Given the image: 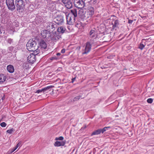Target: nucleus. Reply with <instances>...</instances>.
I'll return each instance as SVG.
<instances>
[{"label": "nucleus", "mask_w": 154, "mask_h": 154, "mask_svg": "<svg viewBox=\"0 0 154 154\" xmlns=\"http://www.w3.org/2000/svg\"><path fill=\"white\" fill-rule=\"evenodd\" d=\"M64 137L63 136H60L58 137H56L55 138L56 140H63Z\"/></svg>", "instance_id": "27"}, {"label": "nucleus", "mask_w": 154, "mask_h": 154, "mask_svg": "<svg viewBox=\"0 0 154 154\" xmlns=\"http://www.w3.org/2000/svg\"><path fill=\"white\" fill-rule=\"evenodd\" d=\"M54 87L53 86H52L51 85L49 86H47L46 87H45L42 89H38L36 91V93H39L40 92H46L47 91L49 90L51 88H53Z\"/></svg>", "instance_id": "12"}, {"label": "nucleus", "mask_w": 154, "mask_h": 154, "mask_svg": "<svg viewBox=\"0 0 154 154\" xmlns=\"http://www.w3.org/2000/svg\"><path fill=\"white\" fill-rule=\"evenodd\" d=\"M35 55L34 53L30 54L27 57V60L29 63H33L35 61Z\"/></svg>", "instance_id": "9"}, {"label": "nucleus", "mask_w": 154, "mask_h": 154, "mask_svg": "<svg viewBox=\"0 0 154 154\" xmlns=\"http://www.w3.org/2000/svg\"><path fill=\"white\" fill-rule=\"evenodd\" d=\"M89 35L91 38L96 37L97 36L96 31L93 29L91 30L89 32Z\"/></svg>", "instance_id": "14"}, {"label": "nucleus", "mask_w": 154, "mask_h": 154, "mask_svg": "<svg viewBox=\"0 0 154 154\" xmlns=\"http://www.w3.org/2000/svg\"><path fill=\"white\" fill-rule=\"evenodd\" d=\"M18 147V146H17V145H16V146L15 147H14V148L16 150L17 148Z\"/></svg>", "instance_id": "41"}, {"label": "nucleus", "mask_w": 154, "mask_h": 154, "mask_svg": "<svg viewBox=\"0 0 154 154\" xmlns=\"http://www.w3.org/2000/svg\"><path fill=\"white\" fill-rule=\"evenodd\" d=\"M69 14H71L72 16H74L75 17H77V11L75 9H73L71 10V13Z\"/></svg>", "instance_id": "19"}, {"label": "nucleus", "mask_w": 154, "mask_h": 154, "mask_svg": "<svg viewBox=\"0 0 154 154\" xmlns=\"http://www.w3.org/2000/svg\"><path fill=\"white\" fill-rule=\"evenodd\" d=\"M67 23L69 25H72L75 21V17L74 16H72L71 14H69L66 16Z\"/></svg>", "instance_id": "3"}, {"label": "nucleus", "mask_w": 154, "mask_h": 154, "mask_svg": "<svg viewBox=\"0 0 154 154\" xmlns=\"http://www.w3.org/2000/svg\"><path fill=\"white\" fill-rule=\"evenodd\" d=\"M133 22V21L132 20H129L128 21V22L129 23H131L132 22Z\"/></svg>", "instance_id": "36"}, {"label": "nucleus", "mask_w": 154, "mask_h": 154, "mask_svg": "<svg viewBox=\"0 0 154 154\" xmlns=\"http://www.w3.org/2000/svg\"><path fill=\"white\" fill-rule=\"evenodd\" d=\"M7 67H11V68H12V67H14L12 65H8Z\"/></svg>", "instance_id": "35"}, {"label": "nucleus", "mask_w": 154, "mask_h": 154, "mask_svg": "<svg viewBox=\"0 0 154 154\" xmlns=\"http://www.w3.org/2000/svg\"><path fill=\"white\" fill-rule=\"evenodd\" d=\"M7 79L6 76L3 74H0V83L2 84L5 82Z\"/></svg>", "instance_id": "15"}, {"label": "nucleus", "mask_w": 154, "mask_h": 154, "mask_svg": "<svg viewBox=\"0 0 154 154\" xmlns=\"http://www.w3.org/2000/svg\"><path fill=\"white\" fill-rule=\"evenodd\" d=\"M39 44L41 47L44 49H45L47 47V45L45 42L43 40L40 41Z\"/></svg>", "instance_id": "17"}, {"label": "nucleus", "mask_w": 154, "mask_h": 154, "mask_svg": "<svg viewBox=\"0 0 154 154\" xmlns=\"http://www.w3.org/2000/svg\"><path fill=\"white\" fill-rule=\"evenodd\" d=\"M18 147V146H17V145H16V146L15 147H14V148L16 150L17 148Z\"/></svg>", "instance_id": "39"}, {"label": "nucleus", "mask_w": 154, "mask_h": 154, "mask_svg": "<svg viewBox=\"0 0 154 154\" xmlns=\"http://www.w3.org/2000/svg\"><path fill=\"white\" fill-rule=\"evenodd\" d=\"M113 27V28L117 27L119 25V22L118 20H114L112 23Z\"/></svg>", "instance_id": "20"}, {"label": "nucleus", "mask_w": 154, "mask_h": 154, "mask_svg": "<svg viewBox=\"0 0 154 154\" xmlns=\"http://www.w3.org/2000/svg\"><path fill=\"white\" fill-rule=\"evenodd\" d=\"M16 150L13 148V149L9 150L6 153V154H11Z\"/></svg>", "instance_id": "23"}, {"label": "nucleus", "mask_w": 154, "mask_h": 154, "mask_svg": "<svg viewBox=\"0 0 154 154\" xmlns=\"http://www.w3.org/2000/svg\"><path fill=\"white\" fill-rule=\"evenodd\" d=\"M75 26L78 28H81L82 27V23L80 21H78L76 24Z\"/></svg>", "instance_id": "21"}, {"label": "nucleus", "mask_w": 154, "mask_h": 154, "mask_svg": "<svg viewBox=\"0 0 154 154\" xmlns=\"http://www.w3.org/2000/svg\"><path fill=\"white\" fill-rule=\"evenodd\" d=\"M145 47V45L143 44L140 43L139 45L138 48L141 50H143Z\"/></svg>", "instance_id": "24"}, {"label": "nucleus", "mask_w": 154, "mask_h": 154, "mask_svg": "<svg viewBox=\"0 0 154 154\" xmlns=\"http://www.w3.org/2000/svg\"><path fill=\"white\" fill-rule=\"evenodd\" d=\"M111 57V56H109L108 57V58H110L109 57Z\"/></svg>", "instance_id": "43"}, {"label": "nucleus", "mask_w": 154, "mask_h": 154, "mask_svg": "<svg viewBox=\"0 0 154 154\" xmlns=\"http://www.w3.org/2000/svg\"><path fill=\"white\" fill-rule=\"evenodd\" d=\"M14 131V129L13 128H12L11 129L7 130V132L10 134H11Z\"/></svg>", "instance_id": "28"}, {"label": "nucleus", "mask_w": 154, "mask_h": 154, "mask_svg": "<svg viewBox=\"0 0 154 154\" xmlns=\"http://www.w3.org/2000/svg\"><path fill=\"white\" fill-rule=\"evenodd\" d=\"M153 1H154V0H153Z\"/></svg>", "instance_id": "45"}, {"label": "nucleus", "mask_w": 154, "mask_h": 154, "mask_svg": "<svg viewBox=\"0 0 154 154\" xmlns=\"http://www.w3.org/2000/svg\"><path fill=\"white\" fill-rule=\"evenodd\" d=\"M65 50L64 49H62L61 51V52L62 54H63V53H65Z\"/></svg>", "instance_id": "34"}, {"label": "nucleus", "mask_w": 154, "mask_h": 154, "mask_svg": "<svg viewBox=\"0 0 154 154\" xmlns=\"http://www.w3.org/2000/svg\"><path fill=\"white\" fill-rule=\"evenodd\" d=\"M62 2L68 9H70L72 6V3L70 0H62Z\"/></svg>", "instance_id": "10"}, {"label": "nucleus", "mask_w": 154, "mask_h": 154, "mask_svg": "<svg viewBox=\"0 0 154 154\" xmlns=\"http://www.w3.org/2000/svg\"><path fill=\"white\" fill-rule=\"evenodd\" d=\"M15 5L17 7V11H20L23 9L24 6L23 1V0H16Z\"/></svg>", "instance_id": "5"}, {"label": "nucleus", "mask_w": 154, "mask_h": 154, "mask_svg": "<svg viewBox=\"0 0 154 154\" xmlns=\"http://www.w3.org/2000/svg\"><path fill=\"white\" fill-rule=\"evenodd\" d=\"M20 63L21 64H23V67H28L29 66V65H28V64H27V63H23V62L21 61L19 63Z\"/></svg>", "instance_id": "25"}, {"label": "nucleus", "mask_w": 154, "mask_h": 154, "mask_svg": "<svg viewBox=\"0 0 154 154\" xmlns=\"http://www.w3.org/2000/svg\"><path fill=\"white\" fill-rule=\"evenodd\" d=\"M66 30V28L64 26H60V27H59L57 29V31L61 33H64L65 31Z\"/></svg>", "instance_id": "16"}, {"label": "nucleus", "mask_w": 154, "mask_h": 154, "mask_svg": "<svg viewBox=\"0 0 154 154\" xmlns=\"http://www.w3.org/2000/svg\"><path fill=\"white\" fill-rule=\"evenodd\" d=\"M64 21L63 17L61 15H58L54 19V21L58 25L62 24Z\"/></svg>", "instance_id": "4"}, {"label": "nucleus", "mask_w": 154, "mask_h": 154, "mask_svg": "<svg viewBox=\"0 0 154 154\" xmlns=\"http://www.w3.org/2000/svg\"><path fill=\"white\" fill-rule=\"evenodd\" d=\"M144 40V39H142V41H143V40Z\"/></svg>", "instance_id": "44"}, {"label": "nucleus", "mask_w": 154, "mask_h": 154, "mask_svg": "<svg viewBox=\"0 0 154 154\" xmlns=\"http://www.w3.org/2000/svg\"><path fill=\"white\" fill-rule=\"evenodd\" d=\"M92 0H85V1L86 2H91Z\"/></svg>", "instance_id": "38"}, {"label": "nucleus", "mask_w": 154, "mask_h": 154, "mask_svg": "<svg viewBox=\"0 0 154 154\" xmlns=\"http://www.w3.org/2000/svg\"><path fill=\"white\" fill-rule=\"evenodd\" d=\"M103 130L102 129H99L96 130L94 131L91 134V135H98L101 133V132L102 133Z\"/></svg>", "instance_id": "18"}, {"label": "nucleus", "mask_w": 154, "mask_h": 154, "mask_svg": "<svg viewBox=\"0 0 154 154\" xmlns=\"http://www.w3.org/2000/svg\"><path fill=\"white\" fill-rule=\"evenodd\" d=\"M50 59L51 60H57L58 59V58L57 57H51Z\"/></svg>", "instance_id": "32"}, {"label": "nucleus", "mask_w": 154, "mask_h": 154, "mask_svg": "<svg viewBox=\"0 0 154 154\" xmlns=\"http://www.w3.org/2000/svg\"><path fill=\"white\" fill-rule=\"evenodd\" d=\"M6 3L9 10L13 11L15 9L13 0H6Z\"/></svg>", "instance_id": "6"}, {"label": "nucleus", "mask_w": 154, "mask_h": 154, "mask_svg": "<svg viewBox=\"0 0 154 154\" xmlns=\"http://www.w3.org/2000/svg\"><path fill=\"white\" fill-rule=\"evenodd\" d=\"M91 45L89 42H87L86 43L84 51L82 53L83 54H87L91 51Z\"/></svg>", "instance_id": "8"}, {"label": "nucleus", "mask_w": 154, "mask_h": 154, "mask_svg": "<svg viewBox=\"0 0 154 154\" xmlns=\"http://www.w3.org/2000/svg\"><path fill=\"white\" fill-rule=\"evenodd\" d=\"M81 96L80 95L76 97H75L74 99L76 100H79L81 98Z\"/></svg>", "instance_id": "31"}, {"label": "nucleus", "mask_w": 154, "mask_h": 154, "mask_svg": "<svg viewBox=\"0 0 154 154\" xmlns=\"http://www.w3.org/2000/svg\"><path fill=\"white\" fill-rule=\"evenodd\" d=\"M74 3L75 6L79 8H82L84 6V3L82 0H74Z\"/></svg>", "instance_id": "7"}, {"label": "nucleus", "mask_w": 154, "mask_h": 154, "mask_svg": "<svg viewBox=\"0 0 154 154\" xmlns=\"http://www.w3.org/2000/svg\"><path fill=\"white\" fill-rule=\"evenodd\" d=\"M75 77L74 78H73V79H72V83H73V82H74V81L75 80Z\"/></svg>", "instance_id": "37"}, {"label": "nucleus", "mask_w": 154, "mask_h": 154, "mask_svg": "<svg viewBox=\"0 0 154 154\" xmlns=\"http://www.w3.org/2000/svg\"><path fill=\"white\" fill-rule=\"evenodd\" d=\"M26 46L27 49L29 51H33L34 53L36 55L39 52L38 45L37 44L35 41L30 39L27 42Z\"/></svg>", "instance_id": "2"}, {"label": "nucleus", "mask_w": 154, "mask_h": 154, "mask_svg": "<svg viewBox=\"0 0 154 154\" xmlns=\"http://www.w3.org/2000/svg\"><path fill=\"white\" fill-rule=\"evenodd\" d=\"M147 102L149 103H151L153 102V100L152 98H149L147 100Z\"/></svg>", "instance_id": "29"}, {"label": "nucleus", "mask_w": 154, "mask_h": 154, "mask_svg": "<svg viewBox=\"0 0 154 154\" xmlns=\"http://www.w3.org/2000/svg\"><path fill=\"white\" fill-rule=\"evenodd\" d=\"M21 144L22 142L21 141H19L17 144V145L19 147V146H21Z\"/></svg>", "instance_id": "33"}, {"label": "nucleus", "mask_w": 154, "mask_h": 154, "mask_svg": "<svg viewBox=\"0 0 154 154\" xmlns=\"http://www.w3.org/2000/svg\"><path fill=\"white\" fill-rule=\"evenodd\" d=\"M8 71L11 73L13 72H14V68H7Z\"/></svg>", "instance_id": "22"}, {"label": "nucleus", "mask_w": 154, "mask_h": 154, "mask_svg": "<svg viewBox=\"0 0 154 154\" xmlns=\"http://www.w3.org/2000/svg\"><path fill=\"white\" fill-rule=\"evenodd\" d=\"M60 55H61V54L60 53H57V56H60Z\"/></svg>", "instance_id": "42"}, {"label": "nucleus", "mask_w": 154, "mask_h": 154, "mask_svg": "<svg viewBox=\"0 0 154 154\" xmlns=\"http://www.w3.org/2000/svg\"><path fill=\"white\" fill-rule=\"evenodd\" d=\"M110 128H111V127L110 126L105 127L103 129H102L103 130L102 133H103L104 132L106 131V129Z\"/></svg>", "instance_id": "26"}, {"label": "nucleus", "mask_w": 154, "mask_h": 154, "mask_svg": "<svg viewBox=\"0 0 154 154\" xmlns=\"http://www.w3.org/2000/svg\"><path fill=\"white\" fill-rule=\"evenodd\" d=\"M94 10L93 7L89 6L88 8L86 11L84 12L82 11H80L79 14L80 18L83 20H89L94 14Z\"/></svg>", "instance_id": "1"}, {"label": "nucleus", "mask_w": 154, "mask_h": 154, "mask_svg": "<svg viewBox=\"0 0 154 154\" xmlns=\"http://www.w3.org/2000/svg\"><path fill=\"white\" fill-rule=\"evenodd\" d=\"M6 125V124L5 122H2L0 124V125L2 127H5Z\"/></svg>", "instance_id": "30"}, {"label": "nucleus", "mask_w": 154, "mask_h": 154, "mask_svg": "<svg viewBox=\"0 0 154 154\" xmlns=\"http://www.w3.org/2000/svg\"><path fill=\"white\" fill-rule=\"evenodd\" d=\"M18 147V146H17V145H16V146L15 147H14V148L16 150L17 148Z\"/></svg>", "instance_id": "40"}, {"label": "nucleus", "mask_w": 154, "mask_h": 154, "mask_svg": "<svg viewBox=\"0 0 154 154\" xmlns=\"http://www.w3.org/2000/svg\"><path fill=\"white\" fill-rule=\"evenodd\" d=\"M41 34L42 36L44 38H49L51 37L50 31L44 30L41 32Z\"/></svg>", "instance_id": "11"}, {"label": "nucleus", "mask_w": 154, "mask_h": 154, "mask_svg": "<svg viewBox=\"0 0 154 154\" xmlns=\"http://www.w3.org/2000/svg\"><path fill=\"white\" fill-rule=\"evenodd\" d=\"M65 144V142L64 141L55 142L54 144V146H64Z\"/></svg>", "instance_id": "13"}]
</instances>
